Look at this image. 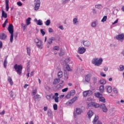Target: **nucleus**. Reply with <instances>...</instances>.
Wrapping results in <instances>:
<instances>
[{
	"label": "nucleus",
	"mask_w": 124,
	"mask_h": 124,
	"mask_svg": "<svg viewBox=\"0 0 124 124\" xmlns=\"http://www.w3.org/2000/svg\"><path fill=\"white\" fill-rule=\"evenodd\" d=\"M91 78V75H87L85 77V81L87 82V83H89L90 82V78Z\"/></svg>",
	"instance_id": "obj_24"
},
{
	"label": "nucleus",
	"mask_w": 124,
	"mask_h": 124,
	"mask_svg": "<svg viewBox=\"0 0 124 124\" xmlns=\"http://www.w3.org/2000/svg\"><path fill=\"white\" fill-rule=\"evenodd\" d=\"M21 26H22V27L23 28H24V30H25V29H26V24H24V23H22V24H21Z\"/></svg>",
	"instance_id": "obj_57"
},
{
	"label": "nucleus",
	"mask_w": 124,
	"mask_h": 124,
	"mask_svg": "<svg viewBox=\"0 0 124 124\" xmlns=\"http://www.w3.org/2000/svg\"><path fill=\"white\" fill-rule=\"evenodd\" d=\"M64 80H67L68 78V74L65 73L64 74Z\"/></svg>",
	"instance_id": "obj_41"
},
{
	"label": "nucleus",
	"mask_w": 124,
	"mask_h": 124,
	"mask_svg": "<svg viewBox=\"0 0 124 124\" xmlns=\"http://www.w3.org/2000/svg\"><path fill=\"white\" fill-rule=\"evenodd\" d=\"M44 111H47V110H48V108L47 107H45L44 108Z\"/></svg>",
	"instance_id": "obj_63"
},
{
	"label": "nucleus",
	"mask_w": 124,
	"mask_h": 124,
	"mask_svg": "<svg viewBox=\"0 0 124 124\" xmlns=\"http://www.w3.org/2000/svg\"><path fill=\"white\" fill-rule=\"evenodd\" d=\"M101 76L102 77H106V74H104L103 72H101L100 74Z\"/></svg>",
	"instance_id": "obj_55"
},
{
	"label": "nucleus",
	"mask_w": 124,
	"mask_h": 124,
	"mask_svg": "<svg viewBox=\"0 0 124 124\" xmlns=\"http://www.w3.org/2000/svg\"><path fill=\"white\" fill-rule=\"evenodd\" d=\"M94 96L97 98H100L102 96V94L100 93L97 92L94 93Z\"/></svg>",
	"instance_id": "obj_17"
},
{
	"label": "nucleus",
	"mask_w": 124,
	"mask_h": 124,
	"mask_svg": "<svg viewBox=\"0 0 124 124\" xmlns=\"http://www.w3.org/2000/svg\"><path fill=\"white\" fill-rule=\"evenodd\" d=\"M60 81H61V79L60 78H55L54 80L53 84L56 85V84H59V83H60Z\"/></svg>",
	"instance_id": "obj_25"
},
{
	"label": "nucleus",
	"mask_w": 124,
	"mask_h": 124,
	"mask_svg": "<svg viewBox=\"0 0 124 124\" xmlns=\"http://www.w3.org/2000/svg\"><path fill=\"white\" fill-rule=\"evenodd\" d=\"M77 99H78V97H77V96H75L72 99L67 102L66 103V105H67V106H70V105H72V104H73V103H74L76 101V100H77Z\"/></svg>",
	"instance_id": "obj_5"
},
{
	"label": "nucleus",
	"mask_w": 124,
	"mask_h": 124,
	"mask_svg": "<svg viewBox=\"0 0 124 124\" xmlns=\"http://www.w3.org/2000/svg\"><path fill=\"white\" fill-rule=\"evenodd\" d=\"M53 50H55V51H59L60 50V46H55L53 47Z\"/></svg>",
	"instance_id": "obj_37"
},
{
	"label": "nucleus",
	"mask_w": 124,
	"mask_h": 124,
	"mask_svg": "<svg viewBox=\"0 0 124 124\" xmlns=\"http://www.w3.org/2000/svg\"><path fill=\"white\" fill-rule=\"evenodd\" d=\"M107 20V16H105L101 20V22H102L103 23H104V22H106V20Z\"/></svg>",
	"instance_id": "obj_36"
},
{
	"label": "nucleus",
	"mask_w": 124,
	"mask_h": 124,
	"mask_svg": "<svg viewBox=\"0 0 124 124\" xmlns=\"http://www.w3.org/2000/svg\"><path fill=\"white\" fill-rule=\"evenodd\" d=\"M47 115L48 116H52V115H53V113H52V110H51L50 109H48L47 110Z\"/></svg>",
	"instance_id": "obj_39"
},
{
	"label": "nucleus",
	"mask_w": 124,
	"mask_h": 124,
	"mask_svg": "<svg viewBox=\"0 0 124 124\" xmlns=\"http://www.w3.org/2000/svg\"><path fill=\"white\" fill-rule=\"evenodd\" d=\"M116 39L118 40H120L122 41V40H124V33H121L120 34H119L116 36Z\"/></svg>",
	"instance_id": "obj_10"
},
{
	"label": "nucleus",
	"mask_w": 124,
	"mask_h": 124,
	"mask_svg": "<svg viewBox=\"0 0 124 124\" xmlns=\"http://www.w3.org/2000/svg\"><path fill=\"white\" fill-rule=\"evenodd\" d=\"M14 68L18 75L22 74V70H23V65L22 64L18 65L16 64Z\"/></svg>",
	"instance_id": "obj_3"
},
{
	"label": "nucleus",
	"mask_w": 124,
	"mask_h": 124,
	"mask_svg": "<svg viewBox=\"0 0 124 124\" xmlns=\"http://www.w3.org/2000/svg\"><path fill=\"white\" fill-rule=\"evenodd\" d=\"M102 62H103L102 58H100L99 59L98 58H94L93 59L92 62L93 64H94L96 66H99L102 63Z\"/></svg>",
	"instance_id": "obj_2"
},
{
	"label": "nucleus",
	"mask_w": 124,
	"mask_h": 124,
	"mask_svg": "<svg viewBox=\"0 0 124 124\" xmlns=\"http://www.w3.org/2000/svg\"><path fill=\"white\" fill-rule=\"evenodd\" d=\"M76 114L77 115H81V113L83 111H82V109H81L80 108H76Z\"/></svg>",
	"instance_id": "obj_16"
},
{
	"label": "nucleus",
	"mask_w": 124,
	"mask_h": 124,
	"mask_svg": "<svg viewBox=\"0 0 124 124\" xmlns=\"http://www.w3.org/2000/svg\"><path fill=\"white\" fill-rule=\"evenodd\" d=\"M8 23V19H6L5 21H4L3 24L2 25L3 28H5L6 27V24Z\"/></svg>",
	"instance_id": "obj_38"
},
{
	"label": "nucleus",
	"mask_w": 124,
	"mask_h": 124,
	"mask_svg": "<svg viewBox=\"0 0 124 124\" xmlns=\"http://www.w3.org/2000/svg\"><path fill=\"white\" fill-rule=\"evenodd\" d=\"M53 109L54 110H58V105H57V104L53 105Z\"/></svg>",
	"instance_id": "obj_42"
},
{
	"label": "nucleus",
	"mask_w": 124,
	"mask_h": 124,
	"mask_svg": "<svg viewBox=\"0 0 124 124\" xmlns=\"http://www.w3.org/2000/svg\"><path fill=\"white\" fill-rule=\"evenodd\" d=\"M107 91L109 93H112V87L111 86H107Z\"/></svg>",
	"instance_id": "obj_28"
},
{
	"label": "nucleus",
	"mask_w": 124,
	"mask_h": 124,
	"mask_svg": "<svg viewBox=\"0 0 124 124\" xmlns=\"http://www.w3.org/2000/svg\"><path fill=\"white\" fill-rule=\"evenodd\" d=\"M30 63H31V61H28L27 63V69L28 72H30L31 70V66L30 65Z\"/></svg>",
	"instance_id": "obj_23"
},
{
	"label": "nucleus",
	"mask_w": 124,
	"mask_h": 124,
	"mask_svg": "<svg viewBox=\"0 0 124 124\" xmlns=\"http://www.w3.org/2000/svg\"><path fill=\"white\" fill-rule=\"evenodd\" d=\"M69 93L71 95L73 96L75 94V90H71Z\"/></svg>",
	"instance_id": "obj_40"
},
{
	"label": "nucleus",
	"mask_w": 124,
	"mask_h": 124,
	"mask_svg": "<svg viewBox=\"0 0 124 124\" xmlns=\"http://www.w3.org/2000/svg\"><path fill=\"white\" fill-rule=\"evenodd\" d=\"M2 8V17H3V18H7V14L4 12L3 9H2V7H1Z\"/></svg>",
	"instance_id": "obj_19"
},
{
	"label": "nucleus",
	"mask_w": 124,
	"mask_h": 124,
	"mask_svg": "<svg viewBox=\"0 0 124 124\" xmlns=\"http://www.w3.org/2000/svg\"><path fill=\"white\" fill-rule=\"evenodd\" d=\"M83 45L85 47H89V46H90V45H91V43L88 41H85L83 42Z\"/></svg>",
	"instance_id": "obj_21"
},
{
	"label": "nucleus",
	"mask_w": 124,
	"mask_h": 124,
	"mask_svg": "<svg viewBox=\"0 0 124 124\" xmlns=\"http://www.w3.org/2000/svg\"><path fill=\"white\" fill-rule=\"evenodd\" d=\"M93 124H102L101 122L98 121V116L97 115H95V117L94 118V120H93Z\"/></svg>",
	"instance_id": "obj_9"
},
{
	"label": "nucleus",
	"mask_w": 124,
	"mask_h": 124,
	"mask_svg": "<svg viewBox=\"0 0 124 124\" xmlns=\"http://www.w3.org/2000/svg\"><path fill=\"white\" fill-rule=\"evenodd\" d=\"M73 24L74 25H79V21H78V19L77 18H74L73 19Z\"/></svg>",
	"instance_id": "obj_20"
},
{
	"label": "nucleus",
	"mask_w": 124,
	"mask_h": 124,
	"mask_svg": "<svg viewBox=\"0 0 124 124\" xmlns=\"http://www.w3.org/2000/svg\"><path fill=\"white\" fill-rule=\"evenodd\" d=\"M113 92L114 93H118V90L116 88H113Z\"/></svg>",
	"instance_id": "obj_53"
},
{
	"label": "nucleus",
	"mask_w": 124,
	"mask_h": 124,
	"mask_svg": "<svg viewBox=\"0 0 124 124\" xmlns=\"http://www.w3.org/2000/svg\"><path fill=\"white\" fill-rule=\"evenodd\" d=\"M34 71H32L31 73V74H30V76H31V77L33 76V74H34Z\"/></svg>",
	"instance_id": "obj_58"
},
{
	"label": "nucleus",
	"mask_w": 124,
	"mask_h": 124,
	"mask_svg": "<svg viewBox=\"0 0 124 124\" xmlns=\"http://www.w3.org/2000/svg\"><path fill=\"white\" fill-rule=\"evenodd\" d=\"M100 84H101V85H105V84H106V80L103 79H100Z\"/></svg>",
	"instance_id": "obj_29"
},
{
	"label": "nucleus",
	"mask_w": 124,
	"mask_h": 124,
	"mask_svg": "<svg viewBox=\"0 0 124 124\" xmlns=\"http://www.w3.org/2000/svg\"><path fill=\"white\" fill-rule=\"evenodd\" d=\"M39 7H40V0H38L36 2L34 9L35 11L38 10V9H39Z\"/></svg>",
	"instance_id": "obj_11"
},
{
	"label": "nucleus",
	"mask_w": 124,
	"mask_h": 124,
	"mask_svg": "<svg viewBox=\"0 0 124 124\" xmlns=\"http://www.w3.org/2000/svg\"><path fill=\"white\" fill-rule=\"evenodd\" d=\"M87 115H88L89 119H91L92 116H93V112L92 110H89L87 113Z\"/></svg>",
	"instance_id": "obj_18"
},
{
	"label": "nucleus",
	"mask_w": 124,
	"mask_h": 124,
	"mask_svg": "<svg viewBox=\"0 0 124 124\" xmlns=\"http://www.w3.org/2000/svg\"><path fill=\"white\" fill-rule=\"evenodd\" d=\"M101 109L104 113H107L108 112V108L106 107V106L104 104H102L100 106Z\"/></svg>",
	"instance_id": "obj_7"
},
{
	"label": "nucleus",
	"mask_w": 124,
	"mask_h": 124,
	"mask_svg": "<svg viewBox=\"0 0 124 124\" xmlns=\"http://www.w3.org/2000/svg\"><path fill=\"white\" fill-rule=\"evenodd\" d=\"M68 91V88H65L62 90V93H65V92H67Z\"/></svg>",
	"instance_id": "obj_49"
},
{
	"label": "nucleus",
	"mask_w": 124,
	"mask_h": 124,
	"mask_svg": "<svg viewBox=\"0 0 124 124\" xmlns=\"http://www.w3.org/2000/svg\"><path fill=\"white\" fill-rule=\"evenodd\" d=\"M7 37V35L3 33H0V39L1 40H5Z\"/></svg>",
	"instance_id": "obj_12"
},
{
	"label": "nucleus",
	"mask_w": 124,
	"mask_h": 124,
	"mask_svg": "<svg viewBox=\"0 0 124 124\" xmlns=\"http://www.w3.org/2000/svg\"><path fill=\"white\" fill-rule=\"evenodd\" d=\"M31 17H29L26 20V25H27V26H29V25H30L31 24Z\"/></svg>",
	"instance_id": "obj_32"
},
{
	"label": "nucleus",
	"mask_w": 124,
	"mask_h": 124,
	"mask_svg": "<svg viewBox=\"0 0 124 124\" xmlns=\"http://www.w3.org/2000/svg\"><path fill=\"white\" fill-rule=\"evenodd\" d=\"M124 70V65H120L119 70L121 71H123Z\"/></svg>",
	"instance_id": "obj_48"
},
{
	"label": "nucleus",
	"mask_w": 124,
	"mask_h": 124,
	"mask_svg": "<svg viewBox=\"0 0 124 124\" xmlns=\"http://www.w3.org/2000/svg\"><path fill=\"white\" fill-rule=\"evenodd\" d=\"M93 94V91L91 90L86 91L83 93V95L84 97H87V96H91Z\"/></svg>",
	"instance_id": "obj_6"
},
{
	"label": "nucleus",
	"mask_w": 124,
	"mask_h": 124,
	"mask_svg": "<svg viewBox=\"0 0 124 124\" xmlns=\"http://www.w3.org/2000/svg\"><path fill=\"white\" fill-rule=\"evenodd\" d=\"M50 24H51V21H50V20H46V26H50Z\"/></svg>",
	"instance_id": "obj_43"
},
{
	"label": "nucleus",
	"mask_w": 124,
	"mask_h": 124,
	"mask_svg": "<svg viewBox=\"0 0 124 124\" xmlns=\"http://www.w3.org/2000/svg\"><path fill=\"white\" fill-rule=\"evenodd\" d=\"M119 21V19H117L116 20H115L114 23H112V25H115V24H117V23H118Z\"/></svg>",
	"instance_id": "obj_60"
},
{
	"label": "nucleus",
	"mask_w": 124,
	"mask_h": 124,
	"mask_svg": "<svg viewBox=\"0 0 124 124\" xmlns=\"http://www.w3.org/2000/svg\"><path fill=\"white\" fill-rule=\"evenodd\" d=\"M92 27H93V28H94V27H96V23H95V22H93L92 23Z\"/></svg>",
	"instance_id": "obj_50"
},
{
	"label": "nucleus",
	"mask_w": 124,
	"mask_h": 124,
	"mask_svg": "<svg viewBox=\"0 0 124 124\" xmlns=\"http://www.w3.org/2000/svg\"><path fill=\"white\" fill-rule=\"evenodd\" d=\"M17 4L18 6H22V5H23V3H22V2H21V1L17 2Z\"/></svg>",
	"instance_id": "obj_52"
},
{
	"label": "nucleus",
	"mask_w": 124,
	"mask_h": 124,
	"mask_svg": "<svg viewBox=\"0 0 124 124\" xmlns=\"http://www.w3.org/2000/svg\"><path fill=\"white\" fill-rule=\"evenodd\" d=\"M51 95H47L46 96V98L47 99V100H51Z\"/></svg>",
	"instance_id": "obj_47"
},
{
	"label": "nucleus",
	"mask_w": 124,
	"mask_h": 124,
	"mask_svg": "<svg viewBox=\"0 0 124 124\" xmlns=\"http://www.w3.org/2000/svg\"><path fill=\"white\" fill-rule=\"evenodd\" d=\"M91 106L94 107L95 108H99L100 105L96 103L92 102L91 104Z\"/></svg>",
	"instance_id": "obj_15"
},
{
	"label": "nucleus",
	"mask_w": 124,
	"mask_h": 124,
	"mask_svg": "<svg viewBox=\"0 0 124 124\" xmlns=\"http://www.w3.org/2000/svg\"><path fill=\"white\" fill-rule=\"evenodd\" d=\"M86 52V48L84 47H79L78 53V54H84Z\"/></svg>",
	"instance_id": "obj_13"
},
{
	"label": "nucleus",
	"mask_w": 124,
	"mask_h": 124,
	"mask_svg": "<svg viewBox=\"0 0 124 124\" xmlns=\"http://www.w3.org/2000/svg\"><path fill=\"white\" fill-rule=\"evenodd\" d=\"M52 98L53 99H54L55 102L58 103L59 102V93H55L54 95L52 96Z\"/></svg>",
	"instance_id": "obj_8"
},
{
	"label": "nucleus",
	"mask_w": 124,
	"mask_h": 124,
	"mask_svg": "<svg viewBox=\"0 0 124 124\" xmlns=\"http://www.w3.org/2000/svg\"><path fill=\"white\" fill-rule=\"evenodd\" d=\"M66 68L68 71H70V70H71V69H70V67H69V65L68 64H67Z\"/></svg>",
	"instance_id": "obj_51"
},
{
	"label": "nucleus",
	"mask_w": 124,
	"mask_h": 124,
	"mask_svg": "<svg viewBox=\"0 0 124 124\" xmlns=\"http://www.w3.org/2000/svg\"><path fill=\"white\" fill-rule=\"evenodd\" d=\"M7 30L9 33L11 34L10 40L11 43H12V42H13V38L14 37V27H13V25L12 24H9Z\"/></svg>",
	"instance_id": "obj_1"
},
{
	"label": "nucleus",
	"mask_w": 124,
	"mask_h": 124,
	"mask_svg": "<svg viewBox=\"0 0 124 124\" xmlns=\"http://www.w3.org/2000/svg\"><path fill=\"white\" fill-rule=\"evenodd\" d=\"M99 101L101 102H103V103H105L106 100L105 98H104L103 96H102L100 98H99Z\"/></svg>",
	"instance_id": "obj_27"
},
{
	"label": "nucleus",
	"mask_w": 124,
	"mask_h": 124,
	"mask_svg": "<svg viewBox=\"0 0 124 124\" xmlns=\"http://www.w3.org/2000/svg\"><path fill=\"white\" fill-rule=\"evenodd\" d=\"M50 39H51V40L52 41H56V38L54 37H52L50 38Z\"/></svg>",
	"instance_id": "obj_61"
},
{
	"label": "nucleus",
	"mask_w": 124,
	"mask_h": 124,
	"mask_svg": "<svg viewBox=\"0 0 124 124\" xmlns=\"http://www.w3.org/2000/svg\"><path fill=\"white\" fill-rule=\"evenodd\" d=\"M36 93H37V88H36L35 90L32 91V94L33 95H35L36 94Z\"/></svg>",
	"instance_id": "obj_35"
},
{
	"label": "nucleus",
	"mask_w": 124,
	"mask_h": 124,
	"mask_svg": "<svg viewBox=\"0 0 124 124\" xmlns=\"http://www.w3.org/2000/svg\"><path fill=\"white\" fill-rule=\"evenodd\" d=\"M10 97L12 98H13L14 96V93H13V92L12 91H11L10 93Z\"/></svg>",
	"instance_id": "obj_46"
},
{
	"label": "nucleus",
	"mask_w": 124,
	"mask_h": 124,
	"mask_svg": "<svg viewBox=\"0 0 124 124\" xmlns=\"http://www.w3.org/2000/svg\"><path fill=\"white\" fill-rule=\"evenodd\" d=\"M8 56H7L6 57V58L3 62V65H4V68H6V67L7 66V58H8Z\"/></svg>",
	"instance_id": "obj_22"
},
{
	"label": "nucleus",
	"mask_w": 124,
	"mask_h": 124,
	"mask_svg": "<svg viewBox=\"0 0 124 124\" xmlns=\"http://www.w3.org/2000/svg\"><path fill=\"white\" fill-rule=\"evenodd\" d=\"M41 33H42V35H45V31H43L42 29L40 30Z\"/></svg>",
	"instance_id": "obj_54"
},
{
	"label": "nucleus",
	"mask_w": 124,
	"mask_h": 124,
	"mask_svg": "<svg viewBox=\"0 0 124 124\" xmlns=\"http://www.w3.org/2000/svg\"><path fill=\"white\" fill-rule=\"evenodd\" d=\"M9 0H5V8L7 12L9 10Z\"/></svg>",
	"instance_id": "obj_14"
},
{
	"label": "nucleus",
	"mask_w": 124,
	"mask_h": 124,
	"mask_svg": "<svg viewBox=\"0 0 124 124\" xmlns=\"http://www.w3.org/2000/svg\"><path fill=\"white\" fill-rule=\"evenodd\" d=\"M47 43H48V44H52V43H53V41H52L51 38L48 39Z\"/></svg>",
	"instance_id": "obj_45"
},
{
	"label": "nucleus",
	"mask_w": 124,
	"mask_h": 124,
	"mask_svg": "<svg viewBox=\"0 0 124 124\" xmlns=\"http://www.w3.org/2000/svg\"><path fill=\"white\" fill-rule=\"evenodd\" d=\"M4 113H5V111L3 110L2 112L0 113V115H4Z\"/></svg>",
	"instance_id": "obj_62"
},
{
	"label": "nucleus",
	"mask_w": 124,
	"mask_h": 124,
	"mask_svg": "<svg viewBox=\"0 0 124 124\" xmlns=\"http://www.w3.org/2000/svg\"><path fill=\"white\" fill-rule=\"evenodd\" d=\"M31 47H27V54H28V55H29V56H31Z\"/></svg>",
	"instance_id": "obj_33"
},
{
	"label": "nucleus",
	"mask_w": 124,
	"mask_h": 124,
	"mask_svg": "<svg viewBox=\"0 0 124 124\" xmlns=\"http://www.w3.org/2000/svg\"><path fill=\"white\" fill-rule=\"evenodd\" d=\"M39 97H40V95L38 94H37L35 96H34V99L35 101H36L37 99H39Z\"/></svg>",
	"instance_id": "obj_34"
},
{
	"label": "nucleus",
	"mask_w": 124,
	"mask_h": 124,
	"mask_svg": "<svg viewBox=\"0 0 124 124\" xmlns=\"http://www.w3.org/2000/svg\"><path fill=\"white\" fill-rule=\"evenodd\" d=\"M37 25L39 26H42L43 25V23H42V21L40 20H39L37 22Z\"/></svg>",
	"instance_id": "obj_44"
},
{
	"label": "nucleus",
	"mask_w": 124,
	"mask_h": 124,
	"mask_svg": "<svg viewBox=\"0 0 124 124\" xmlns=\"http://www.w3.org/2000/svg\"><path fill=\"white\" fill-rule=\"evenodd\" d=\"M100 93H103L104 92V85H101L99 88Z\"/></svg>",
	"instance_id": "obj_31"
},
{
	"label": "nucleus",
	"mask_w": 124,
	"mask_h": 124,
	"mask_svg": "<svg viewBox=\"0 0 124 124\" xmlns=\"http://www.w3.org/2000/svg\"><path fill=\"white\" fill-rule=\"evenodd\" d=\"M35 43L37 44V46L39 49H42L43 45L42 44V41L39 40L38 38H36L34 40Z\"/></svg>",
	"instance_id": "obj_4"
},
{
	"label": "nucleus",
	"mask_w": 124,
	"mask_h": 124,
	"mask_svg": "<svg viewBox=\"0 0 124 124\" xmlns=\"http://www.w3.org/2000/svg\"><path fill=\"white\" fill-rule=\"evenodd\" d=\"M48 31L49 32H53V29H52L51 28H49L48 29Z\"/></svg>",
	"instance_id": "obj_59"
},
{
	"label": "nucleus",
	"mask_w": 124,
	"mask_h": 124,
	"mask_svg": "<svg viewBox=\"0 0 124 124\" xmlns=\"http://www.w3.org/2000/svg\"><path fill=\"white\" fill-rule=\"evenodd\" d=\"M59 97L62 99L64 97V95H61Z\"/></svg>",
	"instance_id": "obj_64"
},
{
	"label": "nucleus",
	"mask_w": 124,
	"mask_h": 124,
	"mask_svg": "<svg viewBox=\"0 0 124 124\" xmlns=\"http://www.w3.org/2000/svg\"><path fill=\"white\" fill-rule=\"evenodd\" d=\"M58 77L59 78H62V71H60L58 73Z\"/></svg>",
	"instance_id": "obj_30"
},
{
	"label": "nucleus",
	"mask_w": 124,
	"mask_h": 124,
	"mask_svg": "<svg viewBox=\"0 0 124 124\" xmlns=\"http://www.w3.org/2000/svg\"><path fill=\"white\" fill-rule=\"evenodd\" d=\"M8 82L10 83L11 86L13 85V81H12V78H11V77H8Z\"/></svg>",
	"instance_id": "obj_26"
},
{
	"label": "nucleus",
	"mask_w": 124,
	"mask_h": 124,
	"mask_svg": "<svg viewBox=\"0 0 124 124\" xmlns=\"http://www.w3.org/2000/svg\"><path fill=\"white\" fill-rule=\"evenodd\" d=\"M71 95L70 94V93H68L66 95V98H70V96Z\"/></svg>",
	"instance_id": "obj_56"
}]
</instances>
